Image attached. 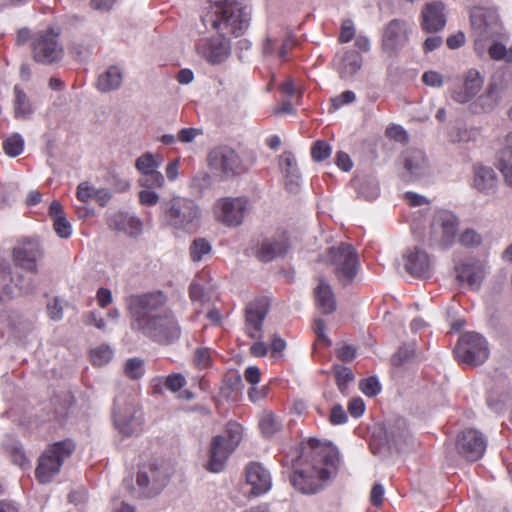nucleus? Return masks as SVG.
Listing matches in <instances>:
<instances>
[{
	"label": "nucleus",
	"instance_id": "f257e3e1",
	"mask_svg": "<svg viewBox=\"0 0 512 512\" xmlns=\"http://www.w3.org/2000/svg\"><path fill=\"white\" fill-rule=\"evenodd\" d=\"M310 462L290 476L295 489L303 494L321 491L334 478L340 466V453L336 446L321 443L316 438L308 440Z\"/></svg>",
	"mask_w": 512,
	"mask_h": 512
},
{
	"label": "nucleus",
	"instance_id": "f03ea898",
	"mask_svg": "<svg viewBox=\"0 0 512 512\" xmlns=\"http://www.w3.org/2000/svg\"><path fill=\"white\" fill-rule=\"evenodd\" d=\"M251 8L244 0H224L211 5V11L202 17L203 23H210L218 33L242 35L249 26Z\"/></svg>",
	"mask_w": 512,
	"mask_h": 512
},
{
	"label": "nucleus",
	"instance_id": "7ed1b4c3",
	"mask_svg": "<svg viewBox=\"0 0 512 512\" xmlns=\"http://www.w3.org/2000/svg\"><path fill=\"white\" fill-rule=\"evenodd\" d=\"M412 443V436L404 418L395 417L386 420L373 433L370 448L373 454L386 457L395 452H401Z\"/></svg>",
	"mask_w": 512,
	"mask_h": 512
},
{
	"label": "nucleus",
	"instance_id": "20e7f679",
	"mask_svg": "<svg viewBox=\"0 0 512 512\" xmlns=\"http://www.w3.org/2000/svg\"><path fill=\"white\" fill-rule=\"evenodd\" d=\"M167 297L162 291H153L142 294H132L125 298L127 311L131 317L133 329L139 330L142 326L152 322L165 311Z\"/></svg>",
	"mask_w": 512,
	"mask_h": 512
},
{
	"label": "nucleus",
	"instance_id": "39448f33",
	"mask_svg": "<svg viewBox=\"0 0 512 512\" xmlns=\"http://www.w3.org/2000/svg\"><path fill=\"white\" fill-rule=\"evenodd\" d=\"M164 221L170 228L183 231H193L200 222L201 208L191 198L176 196L162 205Z\"/></svg>",
	"mask_w": 512,
	"mask_h": 512
},
{
	"label": "nucleus",
	"instance_id": "423d86ee",
	"mask_svg": "<svg viewBox=\"0 0 512 512\" xmlns=\"http://www.w3.org/2000/svg\"><path fill=\"white\" fill-rule=\"evenodd\" d=\"M243 428L234 421L226 424L223 434L211 439L206 469L213 473L221 472L230 455L242 441Z\"/></svg>",
	"mask_w": 512,
	"mask_h": 512
},
{
	"label": "nucleus",
	"instance_id": "0eeeda50",
	"mask_svg": "<svg viewBox=\"0 0 512 512\" xmlns=\"http://www.w3.org/2000/svg\"><path fill=\"white\" fill-rule=\"evenodd\" d=\"M321 261L332 267L335 277L343 287L354 281L359 270L357 252L348 243L342 242L328 248L326 253L321 256Z\"/></svg>",
	"mask_w": 512,
	"mask_h": 512
},
{
	"label": "nucleus",
	"instance_id": "6e6552de",
	"mask_svg": "<svg viewBox=\"0 0 512 512\" xmlns=\"http://www.w3.org/2000/svg\"><path fill=\"white\" fill-rule=\"evenodd\" d=\"M470 24L479 54L485 49L484 43L499 37L503 30L499 15L493 8L474 7L470 12Z\"/></svg>",
	"mask_w": 512,
	"mask_h": 512
},
{
	"label": "nucleus",
	"instance_id": "1a4fd4ad",
	"mask_svg": "<svg viewBox=\"0 0 512 512\" xmlns=\"http://www.w3.org/2000/svg\"><path fill=\"white\" fill-rule=\"evenodd\" d=\"M113 421L116 429L124 436L140 433L143 425V413L138 408L135 397L120 393L114 399Z\"/></svg>",
	"mask_w": 512,
	"mask_h": 512
},
{
	"label": "nucleus",
	"instance_id": "9d476101",
	"mask_svg": "<svg viewBox=\"0 0 512 512\" xmlns=\"http://www.w3.org/2000/svg\"><path fill=\"white\" fill-rule=\"evenodd\" d=\"M75 449L72 440L66 439L51 445L39 458L36 477L40 483H48L60 472L63 462L70 457Z\"/></svg>",
	"mask_w": 512,
	"mask_h": 512
},
{
	"label": "nucleus",
	"instance_id": "9b49d317",
	"mask_svg": "<svg viewBox=\"0 0 512 512\" xmlns=\"http://www.w3.org/2000/svg\"><path fill=\"white\" fill-rule=\"evenodd\" d=\"M459 220L447 210L437 211L432 218L428 243L431 247L447 249L453 245L458 233Z\"/></svg>",
	"mask_w": 512,
	"mask_h": 512
},
{
	"label": "nucleus",
	"instance_id": "f8f14e48",
	"mask_svg": "<svg viewBox=\"0 0 512 512\" xmlns=\"http://www.w3.org/2000/svg\"><path fill=\"white\" fill-rule=\"evenodd\" d=\"M138 331L161 344H173L181 337V327L170 310L163 311L161 316L142 326Z\"/></svg>",
	"mask_w": 512,
	"mask_h": 512
},
{
	"label": "nucleus",
	"instance_id": "ddd939ff",
	"mask_svg": "<svg viewBox=\"0 0 512 512\" xmlns=\"http://www.w3.org/2000/svg\"><path fill=\"white\" fill-rule=\"evenodd\" d=\"M454 353L458 361L477 366L488 358V344L486 339L478 333H465L460 337Z\"/></svg>",
	"mask_w": 512,
	"mask_h": 512
},
{
	"label": "nucleus",
	"instance_id": "4468645a",
	"mask_svg": "<svg viewBox=\"0 0 512 512\" xmlns=\"http://www.w3.org/2000/svg\"><path fill=\"white\" fill-rule=\"evenodd\" d=\"M169 473L164 464L151 462L143 465L137 474L140 496L152 498L161 493L168 483Z\"/></svg>",
	"mask_w": 512,
	"mask_h": 512
},
{
	"label": "nucleus",
	"instance_id": "2eb2a0df",
	"mask_svg": "<svg viewBox=\"0 0 512 512\" xmlns=\"http://www.w3.org/2000/svg\"><path fill=\"white\" fill-rule=\"evenodd\" d=\"M59 34L53 29L42 31L34 35L32 40V53L36 62L52 64L62 59L64 50L58 40Z\"/></svg>",
	"mask_w": 512,
	"mask_h": 512
},
{
	"label": "nucleus",
	"instance_id": "dca6fc26",
	"mask_svg": "<svg viewBox=\"0 0 512 512\" xmlns=\"http://www.w3.org/2000/svg\"><path fill=\"white\" fill-rule=\"evenodd\" d=\"M248 205L246 197L220 198L214 204V215L222 224L235 227L243 222Z\"/></svg>",
	"mask_w": 512,
	"mask_h": 512
},
{
	"label": "nucleus",
	"instance_id": "f3484780",
	"mask_svg": "<svg viewBox=\"0 0 512 512\" xmlns=\"http://www.w3.org/2000/svg\"><path fill=\"white\" fill-rule=\"evenodd\" d=\"M196 51L211 65H218L230 56L231 44L224 34L219 33L217 36L201 39L196 46Z\"/></svg>",
	"mask_w": 512,
	"mask_h": 512
},
{
	"label": "nucleus",
	"instance_id": "a211bd4d",
	"mask_svg": "<svg viewBox=\"0 0 512 512\" xmlns=\"http://www.w3.org/2000/svg\"><path fill=\"white\" fill-rule=\"evenodd\" d=\"M268 298L260 297L247 304L245 309V332L252 339L263 338V322L269 312Z\"/></svg>",
	"mask_w": 512,
	"mask_h": 512
},
{
	"label": "nucleus",
	"instance_id": "6ab92c4d",
	"mask_svg": "<svg viewBox=\"0 0 512 512\" xmlns=\"http://www.w3.org/2000/svg\"><path fill=\"white\" fill-rule=\"evenodd\" d=\"M458 453L469 462L481 459L487 447L485 436L476 429L462 431L456 442Z\"/></svg>",
	"mask_w": 512,
	"mask_h": 512
},
{
	"label": "nucleus",
	"instance_id": "aec40b11",
	"mask_svg": "<svg viewBox=\"0 0 512 512\" xmlns=\"http://www.w3.org/2000/svg\"><path fill=\"white\" fill-rule=\"evenodd\" d=\"M14 264L29 272H37V261L43 257V248L37 239L19 241L12 252Z\"/></svg>",
	"mask_w": 512,
	"mask_h": 512
},
{
	"label": "nucleus",
	"instance_id": "412c9836",
	"mask_svg": "<svg viewBox=\"0 0 512 512\" xmlns=\"http://www.w3.org/2000/svg\"><path fill=\"white\" fill-rule=\"evenodd\" d=\"M404 268L406 272L415 278H430L434 266L430 255L423 249L414 246L409 248L403 255Z\"/></svg>",
	"mask_w": 512,
	"mask_h": 512
},
{
	"label": "nucleus",
	"instance_id": "4be33fe9",
	"mask_svg": "<svg viewBox=\"0 0 512 512\" xmlns=\"http://www.w3.org/2000/svg\"><path fill=\"white\" fill-rule=\"evenodd\" d=\"M212 169L226 176L236 175L242 171V162L238 154L230 147L222 146L213 149L208 156Z\"/></svg>",
	"mask_w": 512,
	"mask_h": 512
},
{
	"label": "nucleus",
	"instance_id": "5701e85b",
	"mask_svg": "<svg viewBox=\"0 0 512 512\" xmlns=\"http://www.w3.org/2000/svg\"><path fill=\"white\" fill-rule=\"evenodd\" d=\"M290 248L289 236L285 231L277 232L265 238L258 247L257 257L262 262H270L286 255Z\"/></svg>",
	"mask_w": 512,
	"mask_h": 512
},
{
	"label": "nucleus",
	"instance_id": "b1692460",
	"mask_svg": "<svg viewBox=\"0 0 512 512\" xmlns=\"http://www.w3.org/2000/svg\"><path fill=\"white\" fill-rule=\"evenodd\" d=\"M405 172L402 177L405 181H415L429 174V164L423 151L413 149L403 154Z\"/></svg>",
	"mask_w": 512,
	"mask_h": 512
},
{
	"label": "nucleus",
	"instance_id": "393cba45",
	"mask_svg": "<svg viewBox=\"0 0 512 512\" xmlns=\"http://www.w3.org/2000/svg\"><path fill=\"white\" fill-rule=\"evenodd\" d=\"M408 40L407 22L401 19L391 20L384 29L382 44L385 50L396 51Z\"/></svg>",
	"mask_w": 512,
	"mask_h": 512
},
{
	"label": "nucleus",
	"instance_id": "a878e982",
	"mask_svg": "<svg viewBox=\"0 0 512 512\" xmlns=\"http://www.w3.org/2000/svg\"><path fill=\"white\" fill-rule=\"evenodd\" d=\"M246 481L251 486V494L254 496L262 495L272 487L270 472L258 462H252L247 465Z\"/></svg>",
	"mask_w": 512,
	"mask_h": 512
},
{
	"label": "nucleus",
	"instance_id": "bb28decb",
	"mask_svg": "<svg viewBox=\"0 0 512 512\" xmlns=\"http://www.w3.org/2000/svg\"><path fill=\"white\" fill-rule=\"evenodd\" d=\"M445 6L440 1L428 3L422 10L421 27L427 33L441 31L446 25Z\"/></svg>",
	"mask_w": 512,
	"mask_h": 512
},
{
	"label": "nucleus",
	"instance_id": "cd10ccee",
	"mask_svg": "<svg viewBox=\"0 0 512 512\" xmlns=\"http://www.w3.org/2000/svg\"><path fill=\"white\" fill-rule=\"evenodd\" d=\"M473 188L484 195L495 194L498 188L496 172L491 167L475 165L473 167Z\"/></svg>",
	"mask_w": 512,
	"mask_h": 512
},
{
	"label": "nucleus",
	"instance_id": "c85d7f7f",
	"mask_svg": "<svg viewBox=\"0 0 512 512\" xmlns=\"http://www.w3.org/2000/svg\"><path fill=\"white\" fill-rule=\"evenodd\" d=\"M455 271L457 280L466 283L473 290L480 288L485 276L482 265L475 262H462L455 266Z\"/></svg>",
	"mask_w": 512,
	"mask_h": 512
},
{
	"label": "nucleus",
	"instance_id": "c756f323",
	"mask_svg": "<svg viewBox=\"0 0 512 512\" xmlns=\"http://www.w3.org/2000/svg\"><path fill=\"white\" fill-rule=\"evenodd\" d=\"M109 228L122 231L130 236H137L142 230L141 220L132 214L127 212H116L108 218Z\"/></svg>",
	"mask_w": 512,
	"mask_h": 512
},
{
	"label": "nucleus",
	"instance_id": "7c9ffc66",
	"mask_svg": "<svg viewBox=\"0 0 512 512\" xmlns=\"http://www.w3.org/2000/svg\"><path fill=\"white\" fill-rule=\"evenodd\" d=\"M497 168L505 183L512 187V132L506 135L504 146L498 153Z\"/></svg>",
	"mask_w": 512,
	"mask_h": 512
},
{
	"label": "nucleus",
	"instance_id": "2f4dec72",
	"mask_svg": "<svg viewBox=\"0 0 512 512\" xmlns=\"http://www.w3.org/2000/svg\"><path fill=\"white\" fill-rule=\"evenodd\" d=\"M362 67V56L356 51H346L337 63V70L342 79L354 76Z\"/></svg>",
	"mask_w": 512,
	"mask_h": 512
},
{
	"label": "nucleus",
	"instance_id": "473e14b6",
	"mask_svg": "<svg viewBox=\"0 0 512 512\" xmlns=\"http://www.w3.org/2000/svg\"><path fill=\"white\" fill-rule=\"evenodd\" d=\"M315 297L318 307L324 314H331L336 310V299L331 286L320 279L315 289Z\"/></svg>",
	"mask_w": 512,
	"mask_h": 512
},
{
	"label": "nucleus",
	"instance_id": "72a5a7b5",
	"mask_svg": "<svg viewBox=\"0 0 512 512\" xmlns=\"http://www.w3.org/2000/svg\"><path fill=\"white\" fill-rule=\"evenodd\" d=\"M122 80L123 76L120 68L111 66L98 77L97 88L104 93L117 90L122 85Z\"/></svg>",
	"mask_w": 512,
	"mask_h": 512
},
{
	"label": "nucleus",
	"instance_id": "f704fd0d",
	"mask_svg": "<svg viewBox=\"0 0 512 512\" xmlns=\"http://www.w3.org/2000/svg\"><path fill=\"white\" fill-rule=\"evenodd\" d=\"M280 166L286 175V187L290 191H294L299 186L300 175L298 172L296 159L291 153H284L281 156Z\"/></svg>",
	"mask_w": 512,
	"mask_h": 512
},
{
	"label": "nucleus",
	"instance_id": "c9c22d12",
	"mask_svg": "<svg viewBox=\"0 0 512 512\" xmlns=\"http://www.w3.org/2000/svg\"><path fill=\"white\" fill-rule=\"evenodd\" d=\"M74 403V397L70 392H62L51 399L54 419L58 422L64 421L69 415V411Z\"/></svg>",
	"mask_w": 512,
	"mask_h": 512
},
{
	"label": "nucleus",
	"instance_id": "e433bc0d",
	"mask_svg": "<svg viewBox=\"0 0 512 512\" xmlns=\"http://www.w3.org/2000/svg\"><path fill=\"white\" fill-rule=\"evenodd\" d=\"M14 115L17 119H28L34 110L27 94L18 86L14 87Z\"/></svg>",
	"mask_w": 512,
	"mask_h": 512
},
{
	"label": "nucleus",
	"instance_id": "4c0bfd02",
	"mask_svg": "<svg viewBox=\"0 0 512 512\" xmlns=\"http://www.w3.org/2000/svg\"><path fill=\"white\" fill-rule=\"evenodd\" d=\"M354 185L358 195L366 200H374L379 195V184L374 177H359L355 180Z\"/></svg>",
	"mask_w": 512,
	"mask_h": 512
},
{
	"label": "nucleus",
	"instance_id": "58836bf2",
	"mask_svg": "<svg viewBox=\"0 0 512 512\" xmlns=\"http://www.w3.org/2000/svg\"><path fill=\"white\" fill-rule=\"evenodd\" d=\"M499 95L497 91V86L491 84L487 90V92L481 95L477 101L474 103L475 110L479 107L483 112L492 111L499 103Z\"/></svg>",
	"mask_w": 512,
	"mask_h": 512
},
{
	"label": "nucleus",
	"instance_id": "ea45409f",
	"mask_svg": "<svg viewBox=\"0 0 512 512\" xmlns=\"http://www.w3.org/2000/svg\"><path fill=\"white\" fill-rule=\"evenodd\" d=\"M333 371L335 373L336 382L339 390L345 393L348 389V385L354 380V374L349 367H345L340 364L333 365Z\"/></svg>",
	"mask_w": 512,
	"mask_h": 512
},
{
	"label": "nucleus",
	"instance_id": "a19ab883",
	"mask_svg": "<svg viewBox=\"0 0 512 512\" xmlns=\"http://www.w3.org/2000/svg\"><path fill=\"white\" fill-rule=\"evenodd\" d=\"M282 423L280 419L272 413H266L260 420V429L263 435L267 438L273 436L276 432L280 431Z\"/></svg>",
	"mask_w": 512,
	"mask_h": 512
},
{
	"label": "nucleus",
	"instance_id": "79ce46f5",
	"mask_svg": "<svg viewBox=\"0 0 512 512\" xmlns=\"http://www.w3.org/2000/svg\"><path fill=\"white\" fill-rule=\"evenodd\" d=\"M212 250L210 242L205 238L195 239L190 246V257L192 261L199 262Z\"/></svg>",
	"mask_w": 512,
	"mask_h": 512
},
{
	"label": "nucleus",
	"instance_id": "37998d69",
	"mask_svg": "<svg viewBox=\"0 0 512 512\" xmlns=\"http://www.w3.org/2000/svg\"><path fill=\"white\" fill-rule=\"evenodd\" d=\"M463 86L467 91H469L470 95L475 97L483 86V78L479 71L476 69L468 70L465 75Z\"/></svg>",
	"mask_w": 512,
	"mask_h": 512
},
{
	"label": "nucleus",
	"instance_id": "c03bdc74",
	"mask_svg": "<svg viewBox=\"0 0 512 512\" xmlns=\"http://www.w3.org/2000/svg\"><path fill=\"white\" fill-rule=\"evenodd\" d=\"M4 152L10 157H16L23 152L24 140L21 135L14 134L3 142Z\"/></svg>",
	"mask_w": 512,
	"mask_h": 512
},
{
	"label": "nucleus",
	"instance_id": "a18cd8bd",
	"mask_svg": "<svg viewBox=\"0 0 512 512\" xmlns=\"http://www.w3.org/2000/svg\"><path fill=\"white\" fill-rule=\"evenodd\" d=\"M165 182L164 176L159 171H154L148 174L142 175L139 180L138 184L141 187H144L145 189H157L163 187Z\"/></svg>",
	"mask_w": 512,
	"mask_h": 512
},
{
	"label": "nucleus",
	"instance_id": "49530a36",
	"mask_svg": "<svg viewBox=\"0 0 512 512\" xmlns=\"http://www.w3.org/2000/svg\"><path fill=\"white\" fill-rule=\"evenodd\" d=\"M159 164L153 154L147 152L137 158L135 167L142 174H148L157 170Z\"/></svg>",
	"mask_w": 512,
	"mask_h": 512
},
{
	"label": "nucleus",
	"instance_id": "de8ad7c7",
	"mask_svg": "<svg viewBox=\"0 0 512 512\" xmlns=\"http://www.w3.org/2000/svg\"><path fill=\"white\" fill-rule=\"evenodd\" d=\"M91 360L93 365L103 366L107 364L113 357L112 349L107 345H102L91 351Z\"/></svg>",
	"mask_w": 512,
	"mask_h": 512
},
{
	"label": "nucleus",
	"instance_id": "09e8293b",
	"mask_svg": "<svg viewBox=\"0 0 512 512\" xmlns=\"http://www.w3.org/2000/svg\"><path fill=\"white\" fill-rule=\"evenodd\" d=\"M489 55L494 60H505L512 63V47L507 49L505 45L500 42L494 41L488 49Z\"/></svg>",
	"mask_w": 512,
	"mask_h": 512
},
{
	"label": "nucleus",
	"instance_id": "8fccbe9b",
	"mask_svg": "<svg viewBox=\"0 0 512 512\" xmlns=\"http://www.w3.org/2000/svg\"><path fill=\"white\" fill-rule=\"evenodd\" d=\"M125 374L134 380L140 379L144 374V362L140 358H130L125 364Z\"/></svg>",
	"mask_w": 512,
	"mask_h": 512
},
{
	"label": "nucleus",
	"instance_id": "3c124183",
	"mask_svg": "<svg viewBox=\"0 0 512 512\" xmlns=\"http://www.w3.org/2000/svg\"><path fill=\"white\" fill-rule=\"evenodd\" d=\"M415 354V344H407L401 346L398 351L392 357V363L394 365H403L410 361Z\"/></svg>",
	"mask_w": 512,
	"mask_h": 512
},
{
	"label": "nucleus",
	"instance_id": "603ef678",
	"mask_svg": "<svg viewBox=\"0 0 512 512\" xmlns=\"http://www.w3.org/2000/svg\"><path fill=\"white\" fill-rule=\"evenodd\" d=\"M331 154V146L322 140L316 141L311 148V156L314 161L321 162Z\"/></svg>",
	"mask_w": 512,
	"mask_h": 512
},
{
	"label": "nucleus",
	"instance_id": "864d4df0",
	"mask_svg": "<svg viewBox=\"0 0 512 512\" xmlns=\"http://www.w3.org/2000/svg\"><path fill=\"white\" fill-rule=\"evenodd\" d=\"M359 388L368 397H374L381 391V385L374 376L361 380Z\"/></svg>",
	"mask_w": 512,
	"mask_h": 512
},
{
	"label": "nucleus",
	"instance_id": "5fc2aeb1",
	"mask_svg": "<svg viewBox=\"0 0 512 512\" xmlns=\"http://www.w3.org/2000/svg\"><path fill=\"white\" fill-rule=\"evenodd\" d=\"M53 228L60 238H69L72 234V226L65 216L54 219Z\"/></svg>",
	"mask_w": 512,
	"mask_h": 512
},
{
	"label": "nucleus",
	"instance_id": "6e6d98bb",
	"mask_svg": "<svg viewBox=\"0 0 512 512\" xmlns=\"http://www.w3.org/2000/svg\"><path fill=\"white\" fill-rule=\"evenodd\" d=\"M186 385V378L181 373H173L166 377L164 386L171 392H178Z\"/></svg>",
	"mask_w": 512,
	"mask_h": 512
},
{
	"label": "nucleus",
	"instance_id": "4d7b16f0",
	"mask_svg": "<svg viewBox=\"0 0 512 512\" xmlns=\"http://www.w3.org/2000/svg\"><path fill=\"white\" fill-rule=\"evenodd\" d=\"M356 100V95L353 91L346 90L342 92L340 95L331 98V108L330 111H335L342 107L343 105L353 103Z\"/></svg>",
	"mask_w": 512,
	"mask_h": 512
},
{
	"label": "nucleus",
	"instance_id": "13d9d810",
	"mask_svg": "<svg viewBox=\"0 0 512 512\" xmlns=\"http://www.w3.org/2000/svg\"><path fill=\"white\" fill-rule=\"evenodd\" d=\"M459 241L463 246L475 247L481 244L482 238L475 230L467 229L460 234Z\"/></svg>",
	"mask_w": 512,
	"mask_h": 512
},
{
	"label": "nucleus",
	"instance_id": "bf43d9fd",
	"mask_svg": "<svg viewBox=\"0 0 512 512\" xmlns=\"http://www.w3.org/2000/svg\"><path fill=\"white\" fill-rule=\"evenodd\" d=\"M386 136L400 143L408 141V134L405 129L400 125H391L386 128Z\"/></svg>",
	"mask_w": 512,
	"mask_h": 512
},
{
	"label": "nucleus",
	"instance_id": "052dcab7",
	"mask_svg": "<svg viewBox=\"0 0 512 512\" xmlns=\"http://www.w3.org/2000/svg\"><path fill=\"white\" fill-rule=\"evenodd\" d=\"M348 416L344 408L340 405H334L331 409L329 421L332 425H341L346 423Z\"/></svg>",
	"mask_w": 512,
	"mask_h": 512
},
{
	"label": "nucleus",
	"instance_id": "680f3d73",
	"mask_svg": "<svg viewBox=\"0 0 512 512\" xmlns=\"http://www.w3.org/2000/svg\"><path fill=\"white\" fill-rule=\"evenodd\" d=\"M189 295L193 302H199L201 304L208 301L207 293L202 285L198 283H191L189 287Z\"/></svg>",
	"mask_w": 512,
	"mask_h": 512
},
{
	"label": "nucleus",
	"instance_id": "e2e57ef3",
	"mask_svg": "<svg viewBox=\"0 0 512 512\" xmlns=\"http://www.w3.org/2000/svg\"><path fill=\"white\" fill-rule=\"evenodd\" d=\"M355 36V28L353 21L350 19L344 20L341 26V32L339 41L341 43H347L351 41Z\"/></svg>",
	"mask_w": 512,
	"mask_h": 512
},
{
	"label": "nucleus",
	"instance_id": "0e129e2a",
	"mask_svg": "<svg viewBox=\"0 0 512 512\" xmlns=\"http://www.w3.org/2000/svg\"><path fill=\"white\" fill-rule=\"evenodd\" d=\"M139 202L144 206H154L159 201V195L150 189H144L139 192Z\"/></svg>",
	"mask_w": 512,
	"mask_h": 512
},
{
	"label": "nucleus",
	"instance_id": "69168bd1",
	"mask_svg": "<svg viewBox=\"0 0 512 512\" xmlns=\"http://www.w3.org/2000/svg\"><path fill=\"white\" fill-rule=\"evenodd\" d=\"M95 187L89 185L88 182H82L77 187V198L84 203L93 199Z\"/></svg>",
	"mask_w": 512,
	"mask_h": 512
},
{
	"label": "nucleus",
	"instance_id": "338daca9",
	"mask_svg": "<svg viewBox=\"0 0 512 512\" xmlns=\"http://www.w3.org/2000/svg\"><path fill=\"white\" fill-rule=\"evenodd\" d=\"M425 85L431 87H441L444 83L443 76L436 71H427L422 76Z\"/></svg>",
	"mask_w": 512,
	"mask_h": 512
},
{
	"label": "nucleus",
	"instance_id": "774afa93",
	"mask_svg": "<svg viewBox=\"0 0 512 512\" xmlns=\"http://www.w3.org/2000/svg\"><path fill=\"white\" fill-rule=\"evenodd\" d=\"M348 411L354 418H359L365 411V403L361 398H353L349 401Z\"/></svg>",
	"mask_w": 512,
	"mask_h": 512
}]
</instances>
